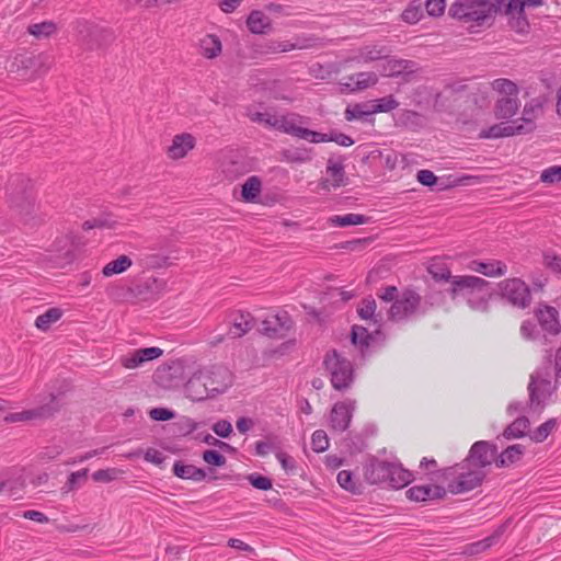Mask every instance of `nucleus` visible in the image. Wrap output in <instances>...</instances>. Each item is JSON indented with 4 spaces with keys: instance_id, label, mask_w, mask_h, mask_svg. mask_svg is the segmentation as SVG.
Returning <instances> with one entry per match:
<instances>
[{
    "instance_id": "24",
    "label": "nucleus",
    "mask_w": 561,
    "mask_h": 561,
    "mask_svg": "<svg viewBox=\"0 0 561 561\" xmlns=\"http://www.w3.org/2000/svg\"><path fill=\"white\" fill-rule=\"evenodd\" d=\"M492 7L483 1H470V10L467 13L466 22H474L478 26L490 18Z\"/></svg>"
},
{
    "instance_id": "10",
    "label": "nucleus",
    "mask_w": 561,
    "mask_h": 561,
    "mask_svg": "<svg viewBox=\"0 0 561 561\" xmlns=\"http://www.w3.org/2000/svg\"><path fill=\"white\" fill-rule=\"evenodd\" d=\"M497 458V446L488 440L476 442L468 456L465 458L468 462L478 469L486 470Z\"/></svg>"
},
{
    "instance_id": "13",
    "label": "nucleus",
    "mask_w": 561,
    "mask_h": 561,
    "mask_svg": "<svg viewBox=\"0 0 561 561\" xmlns=\"http://www.w3.org/2000/svg\"><path fill=\"white\" fill-rule=\"evenodd\" d=\"M291 327V317L287 311L282 310L262 321L261 332L268 337H283Z\"/></svg>"
},
{
    "instance_id": "46",
    "label": "nucleus",
    "mask_w": 561,
    "mask_h": 561,
    "mask_svg": "<svg viewBox=\"0 0 561 561\" xmlns=\"http://www.w3.org/2000/svg\"><path fill=\"white\" fill-rule=\"evenodd\" d=\"M369 103L373 114L387 113L399 106V102L393 98V95H387Z\"/></svg>"
},
{
    "instance_id": "38",
    "label": "nucleus",
    "mask_w": 561,
    "mask_h": 561,
    "mask_svg": "<svg viewBox=\"0 0 561 561\" xmlns=\"http://www.w3.org/2000/svg\"><path fill=\"white\" fill-rule=\"evenodd\" d=\"M529 425L530 422L526 416H519L504 430L503 436L507 439L524 437Z\"/></svg>"
},
{
    "instance_id": "31",
    "label": "nucleus",
    "mask_w": 561,
    "mask_h": 561,
    "mask_svg": "<svg viewBox=\"0 0 561 561\" xmlns=\"http://www.w3.org/2000/svg\"><path fill=\"white\" fill-rule=\"evenodd\" d=\"M282 158L289 163H305L312 159V149L306 147H291L282 151Z\"/></svg>"
},
{
    "instance_id": "43",
    "label": "nucleus",
    "mask_w": 561,
    "mask_h": 561,
    "mask_svg": "<svg viewBox=\"0 0 561 561\" xmlns=\"http://www.w3.org/2000/svg\"><path fill=\"white\" fill-rule=\"evenodd\" d=\"M249 118L253 123L262 124L266 127L275 129L276 126V117L277 113L272 111L259 112V111H249Z\"/></svg>"
},
{
    "instance_id": "9",
    "label": "nucleus",
    "mask_w": 561,
    "mask_h": 561,
    "mask_svg": "<svg viewBox=\"0 0 561 561\" xmlns=\"http://www.w3.org/2000/svg\"><path fill=\"white\" fill-rule=\"evenodd\" d=\"M60 410V403L55 394H49L48 402H45L34 409L21 412L9 413L4 416L5 423H19L28 421H45L53 417Z\"/></svg>"
},
{
    "instance_id": "53",
    "label": "nucleus",
    "mask_w": 561,
    "mask_h": 561,
    "mask_svg": "<svg viewBox=\"0 0 561 561\" xmlns=\"http://www.w3.org/2000/svg\"><path fill=\"white\" fill-rule=\"evenodd\" d=\"M376 308L377 306L375 299L373 297H367L363 299L358 308V314L362 319L365 320L374 319Z\"/></svg>"
},
{
    "instance_id": "2",
    "label": "nucleus",
    "mask_w": 561,
    "mask_h": 561,
    "mask_svg": "<svg viewBox=\"0 0 561 561\" xmlns=\"http://www.w3.org/2000/svg\"><path fill=\"white\" fill-rule=\"evenodd\" d=\"M488 474L486 470L478 469L467 460L444 469L443 477L447 490L453 494H461L480 486Z\"/></svg>"
},
{
    "instance_id": "47",
    "label": "nucleus",
    "mask_w": 561,
    "mask_h": 561,
    "mask_svg": "<svg viewBox=\"0 0 561 561\" xmlns=\"http://www.w3.org/2000/svg\"><path fill=\"white\" fill-rule=\"evenodd\" d=\"M428 273L436 282H449L453 287V278L456 276L451 275L450 270L442 263H433L428 266Z\"/></svg>"
},
{
    "instance_id": "61",
    "label": "nucleus",
    "mask_w": 561,
    "mask_h": 561,
    "mask_svg": "<svg viewBox=\"0 0 561 561\" xmlns=\"http://www.w3.org/2000/svg\"><path fill=\"white\" fill-rule=\"evenodd\" d=\"M540 180L543 183H556L561 181V165H553L542 171Z\"/></svg>"
},
{
    "instance_id": "41",
    "label": "nucleus",
    "mask_w": 561,
    "mask_h": 561,
    "mask_svg": "<svg viewBox=\"0 0 561 561\" xmlns=\"http://www.w3.org/2000/svg\"><path fill=\"white\" fill-rule=\"evenodd\" d=\"M386 54V47L365 46L359 49L356 59L358 62L367 64L383 58Z\"/></svg>"
},
{
    "instance_id": "52",
    "label": "nucleus",
    "mask_w": 561,
    "mask_h": 561,
    "mask_svg": "<svg viewBox=\"0 0 561 561\" xmlns=\"http://www.w3.org/2000/svg\"><path fill=\"white\" fill-rule=\"evenodd\" d=\"M402 20L407 23L414 24L419 22L423 16V11L421 9V4H415L412 2L403 12Z\"/></svg>"
},
{
    "instance_id": "34",
    "label": "nucleus",
    "mask_w": 561,
    "mask_h": 561,
    "mask_svg": "<svg viewBox=\"0 0 561 561\" xmlns=\"http://www.w3.org/2000/svg\"><path fill=\"white\" fill-rule=\"evenodd\" d=\"M504 531H505V525L499 526L497 529H495L494 533L492 535H490L489 537L471 543L468 547V552L471 554H474V553H480L482 551H485L486 549L491 548L493 545H495L499 541V539L504 534Z\"/></svg>"
},
{
    "instance_id": "3",
    "label": "nucleus",
    "mask_w": 561,
    "mask_h": 561,
    "mask_svg": "<svg viewBox=\"0 0 561 561\" xmlns=\"http://www.w3.org/2000/svg\"><path fill=\"white\" fill-rule=\"evenodd\" d=\"M7 195L10 207L15 209L25 220L35 211L33 185L28 178L15 174L9 179Z\"/></svg>"
},
{
    "instance_id": "4",
    "label": "nucleus",
    "mask_w": 561,
    "mask_h": 561,
    "mask_svg": "<svg viewBox=\"0 0 561 561\" xmlns=\"http://www.w3.org/2000/svg\"><path fill=\"white\" fill-rule=\"evenodd\" d=\"M323 366L335 390H347L354 382L353 363L336 350H330L323 357Z\"/></svg>"
},
{
    "instance_id": "62",
    "label": "nucleus",
    "mask_w": 561,
    "mask_h": 561,
    "mask_svg": "<svg viewBox=\"0 0 561 561\" xmlns=\"http://www.w3.org/2000/svg\"><path fill=\"white\" fill-rule=\"evenodd\" d=\"M425 10L431 16H439L444 13L446 8L445 0H426Z\"/></svg>"
},
{
    "instance_id": "30",
    "label": "nucleus",
    "mask_w": 561,
    "mask_h": 561,
    "mask_svg": "<svg viewBox=\"0 0 561 561\" xmlns=\"http://www.w3.org/2000/svg\"><path fill=\"white\" fill-rule=\"evenodd\" d=\"M411 480L412 473L409 470L403 469L401 465L393 462L387 485L393 489H401L407 486Z\"/></svg>"
},
{
    "instance_id": "5",
    "label": "nucleus",
    "mask_w": 561,
    "mask_h": 561,
    "mask_svg": "<svg viewBox=\"0 0 561 561\" xmlns=\"http://www.w3.org/2000/svg\"><path fill=\"white\" fill-rule=\"evenodd\" d=\"M422 297L414 289L405 288L398 300L391 304L388 310V319L394 322L405 321L416 314H425L428 310Z\"/></svg>"
},
{
    "instance_id": "48",
    "label": "nucleus",
    "mask_w": 561,
    "mask_h": 561,
    "mask_svg": "<svg viewBox=\"0 0 561 561\" xmlns=\"http://www.w3.org/2000/svg\"><path fill=\"white\" fill-rule=\"evenodd\" d=\"M351 341L354 345L362 348L368 347L371 341V335L368 330L360 325H353L351 332Z\"/></svg>"
},
{
    "instance_id": "50",
    "label": "nucleus",
    "mask_w": 561,
    "mask_h": 561,
    "mask_svg": "<svg viewBox=\"0 0 561 561\" xmlns=\"http://www.w3.org/2000/svg\"><path fill=\"white\" fill-rule=\"evenodd\" d=\"M357 90L367 89L377 83L378 77L375 72H358L350 77Z\"/></svg>"
},
{
    "instance_id": "27",
    "label": "nucleus",
    "mask_w": 561,
    "mask_h": 561,
    "mask_svg": "<svg viewBox=\"0 0 561 561\" xmlns=\"http://www.w3.org/2000/svg\"><path fill=\"white\" fill-rule=\"evenodd\" d=\"M172 471L178 478L186 480L203 481L206 478V473L203 469L194 465H186L182 461H175Z\"/></svg>"
},
{
    "instance_id": "58",
    "label": "nucleus",
    "mask_w": 561,
    "mask_h": 561,
    "mask_svg": "<svg viewBox=\"0 0 561 561\" xmlns=\"http://www.w3.org/2000/svg\"><path fill=\"white\" fill-rule=\"evenodd\" d=\"M470 10V1L456 2L449 9V14L460 21L466 22L467 13Z\"/></svg>"
},
{
    "instance_id": "51",
    "label": "nucleus",
    "mask_w": 561,
    "mask_h": 561,
    "mask_svg": "<svg viewBox=\"0 0 561 561\" xmlns=\"http://www.w3.org/2000/svg\"><path fill=\"white\" fill-rule=\"evenodd\" d=\"M311 446L313 451L323 453L329 448V438L324 431L317 430L311 437Z\"/></svg>"
},
{
    "instance_id": "6",
    "label": "nucleus",
    "mask_w": 561,
    "mask_h": 561,
    "mask_svg": "<svg viewBox=\"0 0 561 561\" xmlns=\"http://www.w3.org/2000/svg\"><path fill=\"white\" fill-rule=\"evenodd\" d=\"M497 294L502 299L518 309L528 308L533 301L529 286L518 277L501 280L497 284Z\"/></svg>"
},
{
    "instance_id": "23",
    "label": "nucleus",
    "mask_w": 561,
    "mask_h": 561,
    "mask_svg": "<svg viewBox=\"0 0 561 561\" xmlns=\"http://www.w3.org/2000/svg\"><path fill=\"white\" fill-rule=\"evenodd\" d=\"M254 325V318L249 312H238L232 317V325L229 329L228 335L232 339L241 337L252 330Z\"/></svg>"
},
{
    "instance_id": "55",
    "label": "nucleus",
    "mask_w": 561,
    "mask_h": 561,
    "mask_svg": "<svg viewBox=\"0 0 561 561\" xmlns=\"http://www.w3.org/2000/svg\"><path fill=\"white\" fill-rule=\"evenodd\" d=\"M167 256H162L159 254H146L140 260L141 266L146 268H160L167 264Z\"/></svg>"
},
{
    "instance_id": "12",
    "label": "nucleus",
    "mask_w": 561,
    "mask_h": 561,
    "mask_svg": "<svg viewBox=\"0 0 561 561\" xmlns=\"http://www.w3.org/2000/svg\"><path fill=\"white\" fill-rule=\"evenodd\" d=\"M534 314L546 334L556 336L561 332L559 311L554 307L539 302Z\"/></svg>"
},
{
    "instance_id": "14",
    "label": "nucleus",
    "mask_w": 561,
    "mask_h": 561,
    "mask_svg": "<svg viewBox=\"0 0 561 561\" xmlns=\"http://www.w3.org/2000/svg\"><path fill=\"white\" fill-rule=\"evenodd\" d=\"M207 371L199 367L190 371L188 377L184 383L185 396L193 401H203L209 398V392L206 386Z\"/></svg>"
},
{
    "instance_id": "36",
    "label": "nucleus",
    "mask_w": 561,
    "mask_h": 561,
    "mask_svg": "<svg viewBox=\"0 0 561 561\" xmlns=\"http://www.w3.org/2000/svg\"><path fill=\"white\" fill-rule=\"evenodd\" d=\"M368 221L369 218L367 216L352 213L345 215H335L329 219V222L334 227L364 225Z\"/></svg>"
},
{
    "instance_id": "40",
    "label": "nucleus",
    "mask_w": 561,
    "mask_h": 561,
    "mask_svg": "<svg viewBox=\"0 0 561 561\" xmlns=\"http://www.w3.org/2000/svg\"><path fill=\"white\" fill-rule=\"evenodd\" d=\"M62 316L59 308H49L43 314H39L35 320V327L42 331H47L50 325L57 322Z\"/></svg>"
},
{
    "instance_id": "26",
    "label": "nucleus",
    "mask_w": 561,
    "mask_h": 561,
    "mask_svg": "<svg viewBox=\"0 0 561 561\" xmlns=\"http://www.w3.org/2000/svg\"><path fill=\"white\" fill-rule=\"evenodd\" d=\"M539 110L540 104L534 101L525 104L522 118L515 121L517 127L523 128V135L529 134L536 128L535 118Z\"/></svg>"
},
{
    "instance_id": "16",
    "label": "nucleus",
    "mask_w": 561,
    "mask_h": 561,
    "mask_svg": "<svg viewBox=\"0 0 561 561\" xmlns=\"http://www.w3.org/2000/svg\"><path fill=\"white\" fill-rule=\"evenodd\" d=\"M355 410V401L345 400L333 405L330 415L331 427L335 432H344L348 428L353 412Z\"/></svg>"
},
{
    "instance_id": "29",
    "label": "nucleus",
    "mask_w": 561,
    "mask_h": 561,
    "mask_svg": "<svg viewBox=\"0 0 561 561\" xmlns=\"http://www.w3.org/2000/svg\"><path fill=\"white\" fill-rule=\"evenodd\" d=\"M327 173L332 179V186L340 187L346 184V176L342 158H330L327 164Z\"/></svg>"
},
{
    "instance_id": "32",
    "label": "nucleus",
    "mask_w": 561,
    "mask_h": 561,
    "mask_svg": "<svg viewBox=\"0 0 561 561\" xmlns=\"http://www.w3.org/2000/svg\"><path fill=\"white\" fill-rule=\"evenodd\" d=\"M518 107L519 103L516 96L502 98L496 102L495 115L497 118L508 119L517 113Z\"/></svg>"
},
{
    "instance_id": "20",
    "label": "nucleus",
    "mask_w": 561,
    "mask_h": 561,
    "mask_svg": "<svg viewBox=\"0 0 561 561\" xmlns=\"http://www.w3.org/2000/svg\"><path fill=\"white\" fill-rule=\"evenodd\" d=\"M446 489L439 485H414L407 491V496L414 502H426L443 499Z\"/></svg>"
},
{
    "instance_id": "59",
    "label": "nucleus",
    "mask_w": 561,
    "mask_h": 561,
    "mask_svg": "<svg viewBox=\"0 0 561 561\" xmlns=\"http://www.w3.org/2000/svg\"><path fill=\"white\" fill-rule=\"evenodd\" d=\"M88 476V469H82L76 472L70 473L68 477L66 486L68 491L76 490L80 486L82 481H85Z\"/></svg>"
},
{
    "instance_id": "45",
    "label": "nucleus",
    "mask_w": 561,
    "mask_h": 561,
    "mask_svg": "<svg viewBox=\"0 0 561 561\" xmlns=\"http://www.w3.org/2000/svg\"><path fill=\"white\" fill-rule=\"evenodd\" d=\"M337 482L341 488L354 494L362 493V486L354 481L353 473L350 470H342L337 473Z\"/></svg>"
},
{
    "instance_id": "57",
    "label": "nucleus",
    "mask_w": 561,
    "mask_h": 561,
    "mask_svg": "<svg viewBox=\"0 0 561 561\" xmlns=\"http://www.w3.org/2000/svg\"><path fill=\"white\" fill-rule=\"evenodd\" d=\"M248 480L251 485L255 489L267 491L272 489V480L259 473H252L248 476Z\"/></svg>"
},
{
    "instance_id": "8",
    "label": "nucleus",
    "mask_w": 561,
    "mask_h": 561,
    "mask_svg": "<svg viewBox=\"0 0 561 561\" xmlns=\"http://www.w3.org/2000/svg\"><path fill=\"white\" fill-rule=\"evenodd\" d=\"M77 32L79 41L89 50L100 49L114 39V35L110 30L89 21H78Z\"/></svg>"
},
{
    "instance_id": "33",
    "label": "nucleus",
    "mask_w": 561,
    "mask_h": 561,
    "mask_svg": "<svg viewBox=\"0 0 561 561\" xmlns=\"http://www.w3.org/2000/svg\"><path fill=\"white\" fill-rule=\"evenodd\" d=\"M373 115V111L369 102L356 103L354 105H348L345 108L344 116L348 122L352 121H367L369 116Z\"/></svg>"
},
{
    "instance_id": "25",
    "label": "nucleus",
    "mask_w": 561,
    "mask_h": 561,
    "mask_svg": "<svg viewBox=\"0 0 561 561\" xmlns=\"http://www.w3.org/2000/svg\"><path fill=\"white\" fill-rule=\"evenodd\" d=\"M247 26L253 34H266L271 31V20L262 11H252L247 20Z\"/></svg>"
},
{
    "instance_id": "21",
    "label": "nucleus",
    "mask_w": 561,
    "mask_h": 561,
    "mask_svg": "<svg viewBox=\"0 0 561 561\" xmlns=\"http://www.w3.org/2000/svg\"><path fill=\"white\" fill-rule=\"evenodd\" d=\"M514 135H523V128L517 127V122L500 123L480 131V138H502Z\"/></svg>"
},
{
    "instance_id": "44",
    "label": "nucleus",
    "mask_w": 561,
    "mask_h": 561,
    "mask_svg": "<svg viewBox=\"0 0 561 561\" xmlns=\"http://www.w3.org/2000/svg\"><path fill=\"white\" fill-rule=\"evenodd\" d=\"M56 30V24L51 21L34 23L27 27L28 33L37 38L48 37L54 34Z\"/></svg>"
},
{
    "instance_id": "63",
    "label": "nucleus",
    "mask_w": 561,
    "mask_h": 561,
    "mask_svg": "<svg viewBox=\"0 0 561 561\" xmlns=\"http://www.w3.org/2000/svg\"><path fill=\"white\" fill-rule=\"evenodd\" d=\"M121 363L125 368H128V369L137 368L144 364L138 350L134 351L133 353H130L126 356H123L121 358Z\"/></svg>"
},
{
    "instance_id": "49",
    "label": "nucleus",
    "mask_w": 561,
    "mask_h": 561,
    "mask_svg": "<svg viewBox=\"0 0 561 561\" xmlns=\"http://www.w3.org/2000/svg\"><path fill=\"white\" fill-rule=\"evenodd\" d=\"M492 88H493V90L497 91L499 93L505 94L506 95L505 98L517 96V94H518V88H517L516 83L508 79H504V78L495 79L492 82Z\"/></svg>"
},
{
    "instance_id": "15",
    "label": "nucleus",
    "mask_w": 561,
    "mask_h": 561,
    "mask_svg": "<svg viewBox=\"0 0 561 561\" xmlns=\"http://www.w3.org/2000/svg\"><path fill=\"white\" fill-rule=\"evenodd\" d=\"M393 462L369 458L364 467V478L369 484H387Z\"/></svg>"
},
{
    "instance_id": "18",
    "label": "nucleus",
    "mask_w": 561,
    "mask_h": 561,
    "mask_svg": "<svg viewBox=\"0 0 561 561\" xmlns=\"http://www.w3.org/2000/svg\"><path fill=\"white\" fill-rule=\"evenodd\" d=\"M417 70L416 62L407 59H388L383 66L385 76L402 77L405 81Z\"/></svg>"
},
{
    "instance_id": "64",
    "label": "nucleus",
    "mask_w": 561,
    "mask_h": 561,
    "mask_svg": "<svg viewBox=\"0 0 561 561\" xmlns=\"http://www.w3.org/2000/svg\"><path fill=\"white\" fill-rule=\"evenodd\" d=\"M401 293H399L398 288L396 286H387L382 288L377 296L379 299H381L385 302H392L394 304L396 300H398Z\"/></svg>"
},
{
    "instance_id": "28",
    "label": "nucleus",
    "mask_w": 561,
    "mask_h": 561,
    "mask_svg": "<svg viewBox=\"0 0 561 561\" xmlns=\"http://www.w3.org/2000/svg\"><path fill=\"white\" fill-rule=\"evenodd\" d=\"M525 453V447L520 444L511 445L505 448L495 460L497 468L508 467L517 462Z\"/></svg>"
},
{
    "instance_id": "39",
    "label": "nucleus",
    "mask_w": 561,
    "mask_h": 561,
    "mask_svg": "<svg viewBox=\"0 0 561 561\" xmlns=\"http://www.w3.org/2000/svg\"><path fill=\"white\" fill-rule=\"evenodd\" d=\"M133 265V261L127 255H121L116 260L108 262L102 270V274L105 277L121 274L127 271Z\"/></svg>"
},
{
    "instance_id": "11",
    "label": "nucleus",
    "mask_w": 561,
    "mask_h": 561,
    "mask_svg": "<svg viewBox=\"0 0 561 561\" xmlns=\"http://www.w3.org/2000/svg\"><path fill=\"white\" fill-rule=\"evenodd\" d=\"M203 370L207 371L206 386L209 397L222 393L232 383L231 374L225 366L213 365L203 367Z\"/></svg>"
},
{
    "instance_id": "56",
    "label": "nucleus",
    "mask_w": 561,
    "mask_h": 561,
    "mask_svg": "<svg viewBox=\"0 0 561 561\" xmlns=\"http://www.w3.org/2000/svg\"><path fill=\"white\" fill-rule=\"evenodd\" d=\"M519 332L522 337L528 341H535L539 336V331L536 323L529 319L522 322Z\"/></svg>"
},
{
    "instance_id": "60",
    "label": "nucleus",
    "mask_w": 561,
    "mask_h": 561,
    "mask_svg": "<svg viewBox=\"0 0 561 561\" xmlns=\"http://www.w3.org/2000/svg\"><path fill=\"white\" fill-rule=\"evenodd\" d=\"M203 459L208 465L221 467L226 463V457L219 451L214 449H207L203 453Z\"/></svg>"
},
{
    "instance_id": "1",
    "label": "nucleus",
    "mask_w": 561,
    "mask_h": 561,
    "mask_svg": "<svg viewBox=\"0 0 561 561\" xmlns=\"http://www.w3.org/2000/svg\"><path fill=\"white\" fill-rule=\"evenodd\" d=\"M490 283L484 278L473 275H462L453 278V287L448 293L451 299H456L459 295L465 296L468 306L480 312H486L490 307L492 294L489 291Z\"/></svg>"
},
{
    "instance_id": "17",
    "label": "nucleus",
    "mask_w": 561,
    "mask_h": 561,
    "mask_svg": "<svg viewBox=\"0 0 561 561\" xmlns=\"http://www.w3.org/2000/svg\"><path fill=\"white\" fill-rule=\"evenodd\" d=\"M468 267L486 277H501L507 273V265L503 261L494 259L486 261L473 260Z\"/></svg>"
},
{
    "instance_id": "37",
    "label": "nucleus",
    "mask_w": 561,
    "mask_h": 561,
    "mask_svg": "<svg viewBox=\"0 0 561 561\" xmlns=\"http://www.w3.org/2000/svg\"><path fill=\"white\" fill-rule=\"evenodd\" d=\"M262 191V181L259 176H250L242 185L241 196L244 202H254Z\"/></svg>"
},
{
    "instance_id": "35",
    "label": "nucleus",
    "mask_w": 561,
    "mask_h": 561,
    "mask_svg": "<svg viewBox=\"0 0 561 561\" xmlns=\"http://www.w3.org/2000/svg\"><path fill=\"white\" fill-rule=\"evenodd\" d=\"M201 54L206 58H215L221 53V42L216 35H206L199 42Z\"/></svg>"
},
{
    "instance_id": "19",
    "label": "nucleus",
    "mask_w": 561,
    "mask_h": 561,
    "mask_svg": "<svg viewBox=\"0 0 561 561\" xmlns=\"http://www.w3.org/2000/svg\"><path fill=\"white\" fill-rule=\"evenodd\" d=\"M305 122H306V118L296 113H287V114H278L277 113L275 129L300 138V130H302L304 127H301L299 125L304 124Z\"/></svg>"
},
{
    "instance_id": "22",
    "label": "nucleus",
    "mask_w": 561,
    "mask_h": 561,
    "mask_svg": "<svg viewBox=\"0 0 561 561\" xmlns=\"http://www.w3.org/2000/svg\"><path fill=\"white\" fill-rule=\"evenodd\" d=\"M194 146L195 139L191 134L176 135L168 149L169 157L172 159H181L185 157Z\"/></svg>"
},
{
    "instance_id": "7",
    "label": "nucleus",
    "mask_w": 561,
    "mask_h": 561,
    "mask_svg": "<svg viewBox=\"0 0 561 561\" xmlns=\"http://www.w3.org/2000/svg\"><path fill=\"white\" fill-rule=\"evenodd\" d=\"M191 367L183 359H174L160 366L154 373L156 382L164 389L184 386Z\"/></svg>"
},
{
    "instance_id": "42",
    "label": "nucleus",
    "mask_w": 561,
    "mask_h": 561,
    "mask_svg": "<svg viewBox=\"0 0 561 561\" xmlns=\"http://www.w3.org/2000/svg\"><path fill=\"white\" fill-rule=\"evenodd\" d=\"M557 424L558 423H557L556 419L547 420L545 423L539 425L536 430L530 432V434H529L530 439L536 443H542L556 430Z\"/></svg>"
},
{
    "instance_id": "54",
    "label": "nucleus",
    "mask_w": 561,
    "mask_h": 561,
    "mask_svg": "<svg viewBox=\"0 0 561 561\" xmlns=\"http://www.w3.org/2000/svg\"><path fill=\"white\" fill-rule=\"evenodd\" d=\"M331 138H332L331 133L323 134V133L314 131V130H311V129H308L305 127L302 130H300V139H306V140H309L310 142H314V144L328 142V141H331Z\"/></svg>"
}]
</instances>
